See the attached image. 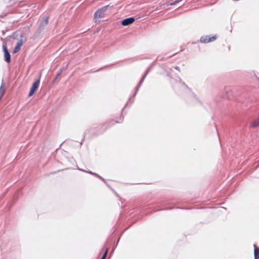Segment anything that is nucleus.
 Masks as SVG:
<instances>
[{"mask_svg":"<svg viewBox=\"0 0 259 259\" xmlns=\"http://www.w3.org/2000/svg\"><path fill=\"white\" fill-rule=\"evenodd\" d=\"M108 6L103 7L98 9L95 13L94 19L95 22H100V19L103 18L105 16V12L107 9Z\"/></svg>","mask_w":259,"mask_h":259,"instance_id":"obj_1","label":"nucleus"},{"mask_svg":"<svg viewBox=\"0 0 259 259\" xmlns=\"http://www.w3.org/2000/svg\"><path fill=\"white\" fill-rule=\"evenodd\" d=\"M40 78V76L33 83L32 87H31L30 92H29V94H28L29 97L32 96L35 93V92L36 91V90L38 89V87L39 86V84Z\"/></svg>","mask_w":259,"mask_h":259,"instance_id":"obj_2","label":"nucleus"},{"mask_svg":"<svg viewBox=\"0 0 259 259\" xmlns=\"http://www.w3.org/2000/svg\"><path fill=\"white\" fill-rule=\"evenodd\" d=\"M216 39L217 36L215 35L212 36L205 35L201 37L200 41L202 43H208L215 40Z\"/></svg>","mask_w":259,"mask_h":259,"instance_id":"obj_3","label":"nucleus"},{"mask_svg":"<svg viewBox=\"0 0 259 259\" xmlns=\"http://www.w3.org/2000/svg\"><path fill=\"white\" fill-rule=\"evenodd\" d=\"M3 49L5 55V60L7 63H10L11 62V55L5 45H3Z\"/></svg>","mask_w":259,"mask_h":259,"instance_id":"obj_4","label":"nucleus"},{"mask_svg":"<svg viewBox=\"0 0 259 259\" xmlns=\"http://www.w3.org/2000/svg\"><path fill=\"white\" fill-rule=\"evenodd\" d=\"M135 21V19L133 17H130L123 20L121 22V24L123 26H127L132 24Z\"/></svg>","mask_w":259,"mask_h":259,"instance_id":"obj_5","label":"nucleus"},{"mask_svg":"<svg viewBox=\"0 0 259 259\" xmlns=\"http://www.w3.org/2000/svg\"><path fill=\"white\" fill-rule=\"evenodd\" d=\"M22 45H23V40H22V39H20L17 42L16 46L15 47V48L13 50V53L14 54H15V53H17V52H18L20 50L22 46Z\"/></svg>","mask_w":259,"mask_h":259,"instance_id":"obj_6","label":"nucleus"},{"mask_svg":"<svg viewBox=\"0 0 259 259\" xmlns=\"http://www.w3.org/2000/svg\"><path fill=\"white\" fill-rule=\"evenodd\" d=\"M254 259H259V247L255 246L254 244Z\"/></svg>","mask_w":259,"mask_h":259,"instance_id":"obj_7","label":"nucleus"},{"mask_svg":"<svg viewBox=\"0 0 259 259\" xmlns=\"http://www.w3.org/2000/svg\"><path fill=\"white\" fill-rule=\"evenodd\" d=\"M252 126L253 127H256L259 126V118L252 123Z\"/></svg>","mask_w":259,"mask_h":259,"instance_id":"obj_8","label":"nucleus"},{"mask_svg":"<svg viewBox=\"0 0 259 259\" xmlns=\"http://www.w3.org/2000/svg\"><path fill=\"white\" fill-rule=\"evenodd\" d=\"M107 252H108V249L106 248V251H105L104 254H103L101 259H105L107 256Z\"/></svg>","mask_w":259,"mask_h":259,"instance_id":"obj_9","label":"nucleus"},{"mask_svg":"<svg viewBox=\"0 0 259 259\" xmlns=\"http://www.w3.org/2000/svg\"><path fill=\"white\" fill-rule=\"evenodd\" d=\"M182 1V0H176L175 2H174L171 3V4H170V5H171V6L175 5L177 4L178 3H179V2H181Z\"/></svg>","mask_w":259,"mask_h":259,"instance_id":"obj_10","label":"nucleus"},{"mask_svg":"<svg viewBox=\"0 0 259 259\" xmlns=\"http://www.w3.org/2000/svg\"><path fill=\"white\" fill-rule=\"evenodd\" d=\"M182 1V0H176L175 2H174L171 3V4H170V5H171V6L175 5L177 4L178 3H179V2H181Z\"/></svg>","mask_w":259,"mask_h":259,"instance_id":"obj_11","label":"nucleus"},{"mask_svg":"<svg viewBox=\"0 0 259 259\" xmlns=\"http://www.w3.org/2000/svg\"><path fill=\"white\" fill-rule=\"evenodd\" d=\"M44 21H45V24L46 25V24H47L48 23V21H49V17H47L45 18V19Z\"/></svg>","mask_w":259,"mask_h":259,"instance_id":"obj_12","label":"nucleus"},{"mask_svg":"<svg viewBox=\"0 0 259 259\" xmlns=\"http://www.w3.org/2000/svg\"><path fill=\"white\" fill-rule=\"evenodd\" d=\"M60 73H58V74H57V75L56 76V78H55V80H56V79L59 77V76L60 75Z\"/></svg>","mask_w":259,"mask_h":259,"instance_id":"obj_13","label":"nucleus"},{"mask_svg":"<svg viewBox=\"0 0 259 259\" xmlns=\"http://www.w3.org/2000/svg\"><path fill=\"white\" fill-rule=\"evenodd\" d=\"M123 117H121V119H120V120H121V122L123 120Z\"/></svg>","mask_w":259,"mask_h":259,"instance_id":"obj_14","label":"nucleus"},{"mask_svg":"<svg viewBox=\"0 0 259 259\" xmlns=\"http://www.w3.org/2000/svg\"><path fill=\"white\" fill-rule=\"evenodd\" d=\"M118 241H119V239H118V240H117V243L118 242Z\"/></svg>","mask_w":259,"mask_h":259,"instance_id":"obj_15","label":"nucleus"}]
</instances>
